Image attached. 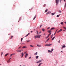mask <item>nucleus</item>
<instances>
[{
	"label": "nucleus",
	"instance_id": "nucleus-44",
	"mask_svg": "<svg viewBox=\"0 0 66 66\" xmlns=\"http://www.w3.org/2000/svg\"><path fill=\"white\" fill-rule=\"evenodd\" d=\"M53 37V36H51V38H52Z\"/></svg>",
	"mask_w": 66,
	"mask_h": 66
},
{
	"label": "nucleus",
	"instance_id": "nucleus-2",
	"mask_svg": "<svg viewBox=\"0 0 66 66\" xmlns=\"http://www.w3.org/2000/svg\"><path fill=\"white\" fill-rule=\"evenodd\" d=\"M52 44H46L45 45V46H51Z\"/></svg>",
	"mask_w": 66,
	"mask_h": 66
},
{
	"label": "nucleus",
	"instance_id": "nucleus-39",
	"mask_svg": "<svg viewBox=\"0 0 66 66\" xmlns=\"http://www.w3.org/2000/svg\"><path fill=\"white\" fill-rule=\"evenodd\" d=\"M49 37H48V36H47L46 37V38H48Z\"/></svg>",
	"mask_w": 66,
	"mask_h": 66
},
{
	"label": "nucleus",
	"instance_id": "nucleus-46",
	"mask_svg": "<svg viewBox=\"0 0 66 66\" xmlns=\"http://www.w3.org/2000/svg\"><path fill=\"white\" fill-rule=\"evenodd\" d=\"M22 39H23L22 38L21 39V41H22Z\"/></svg>",
	"mask_w": 66,
	"mask_h": 66
},
{
	"label": "nucleus",
	"instance_id": "nucleus-9",
	"mask_svg": "<svg viewBox=\"0 0 66 66\" xmlns=\"http://www.w3.org/2000/svg\"><path fill=\"white\" fill-rule=\"evenodd\" d=\"M41 35H38V38H40V37L41 36Z\"/></svg>",
	"mask_w": 66,
	"mask_h": 66
},
{
	"label": "nucleus",
	"instance_id": "nucleus-5",
	"mask_svg": "<svg viewBox=\"0 0 66 66\" xmlns=\"http://www.w3.org/2000/svg\"><path fill=\"white\" fill-rule=\"evenodd\" d=\"M51 12H47V13H46V15H48V14H50V13H51Z\"/></svg>",
	"mask_w": 66,
	"mask_h": 66
},
{
	"label": "nucleus",
	"instance_id": "nucleus-40",
	"mask_svg": "<svg viewBox=\"0 0 66 66\" xmlns=\"http://www.w3.org/2000/svg\"><path fill=\"white\" fill-rule=\"evenodd\" d=\"M13 37V36H11V38H12Z\"/></svg>",
	"mask_w": 66,
	"mask_h": 66
},
{
	"label": "nucleus",
	"instance_id": "nucleus-41",
	"mask_svg": "<svg viewBox=\"0 0 66 66\" xmlns=\"http://www.w3.org/2000/svg\"><path fill=\"white\" fill-rule=\"evenodd\" d=\"M59 13H61V10H59Z\"/></svg>",
	"mask_w": 66,
	"mask_h": 66
},
{
	"label": "nucleus",
	"instance_id": "nucleus-15",
	"mask_svg": "<svg viewBox=\"0 0 66 66\" xmlns=\"http://www.w3.org/2000/svg\"><path fill=\"white\" fill-rule=\"evenodd\" d=\"M30 34V33H29L26 36H25V37H27V36H28Z\"/></svg>",
	"mask_w": 66,
	"mask_h": 66
},
{
	"label": "nucleus",
	"instance_id": "nucleus-43",
	"mask_svg": "<svg viewBox=\"0 0 66 66\" xmlns=\"http://www.w3.org/2000/svg\"><path fill=\"white\" fill-rule=\"evenodd\" d=\"M51 29V30H53V29H54V28H52Z\"/></svg>",
	"mask_w": 66,
	"mask_h": 66
},
{
	"label": "nucleus",
	"instance_id": "nucleus-22",
	"mask_svg": "<svg viewBox=\"0 0 66 66\" xmlns=\"http://www.w3.org/2000/svg\"><path fill=\"white\" fill-rule=\"evenodd\" d=\"M48 52H51L52 51H51L50 50H48Z\"/></svg>",
	"mask_w": 66,
	"mask_h": 66
},
{
	"label": "nucleus",
	"instance_id": "nucleus-35",
	"mask_svg": "<svg viewBox=\"0 0 66 66\" xmlns=\"http://www.w3.org/2000/svg\"><path fill=\"white\" fill-rule=\"evenodd\" d=\"M27 42H30V40H27Z\"/></svg>",
	"mask_w": 66,
	"mask_h": 66
},
{
	"label": "nucleus",
	"instance_id": "nucleus-27",
	"mask_svg": "<svg viewBox=\"0 0 66 66\" xmlns=\"http://www.w3.org/2000/svg\"><path fill=\"white\" fill-rule=\"evenodd\" d=\"M39 61L40 63V62H42V61H43V60H39Z\"/></svg>",
	"mask_w": 66,
	"mask_h": 66
},
{
	"label": "nucleus",
	"instance_id": "nucleus-45",
	"mask_svg": "<svg viewBox=\"0 0 66 66\" xmlns=\"http://www.w3.org/2000/svg\"><path fill=\"white\" fill-rule=\"evenodd\" d=\"M21 46H20V47H19L18 49H20V48H21Z\"/></svg>",
	"mask_w": 66,
	"mask_h": 66
},
{
	"label": "nucleus",
	"instance_id": "nucleus-6",
	"mask_svg": "<svg viewBox=\"0 0 66 66\" xmlns=\"http://www.w3.org/2000/svg\"><path fill=\"white\" fill-rule=\"evenodd\" d=\"M28 54L27 53H26V55L25 56V57L26 58L28 56Z\"/></svg>",
	"mask_w": 66,
	"mask_h": 66
},
{
	"label": "nucleus",
	"instance_id": "nucleus-19",
	"mask_svg": "<svg viewBox=\"0 0 66 66\" xmlns=\"http://www.w3.org/2000/svg\"><path fill=\"white\" fill-rule=\"evenodd\" d=\"M58 30V29H57L56 31H55V33L54 34V35H55V34H56V32H57V31Z\"/></svg>",
	"mask_w": 66,
	"mask_h": 66
},
{
	"label": "nucleus",
	"instance_id": "nucleus-49",
	"mask_svg": "<svg viewBox=\"0 0 66 66\" xmlns=\"http://www.w3.org/2000/svg\"><path fill=\"white\" fill-rule=\"evenodd\" d=\"M50 27H48V28H47V30H48V29H50Z\"/></svg>",
	"mask_w": 66,
	"mask_h": 66
},
{
	"label": "nucleus",
	"instance_id": "nucleus-48",
	"mask_svg": "<svg viewBox=\"0 0 66 66\" xmlns=\"http://www.w3.org/2000/svg\"><path fill=\"white\" fill-rule=\"evenodd\" d=\"M58 43H60V40H59L58 41Z\"/></svg>",
	"mask_w": 66,
	"mask_h": 66
},
{
	"label": "nucleus",
	"instance_id": "nucleus-61",
	"mask_svg": "<svg viewBox=\"0 0 66 66\" xmlns=\"http://www.w3.org/2000/svg\"><path fill=\"white\" fill-rule=\"evenodd\" d=\"M32 31H31V33H32Z\"/></svg>",
	"mask_w": 66,
	"mask_h": 66
},
{
	"label": "nucleus",
	"instance_id": "nucleus-62",
	"mask_svg": "<svg viewBox=\"0 0 66 66\" xmlns=\"http://www.w3.org/2000/svg\"><path fill=\"white\" fill-rule=\"evenodd\" d=\"M52 29H51H51L50 30V31H51V30H52Z\"/></svg>",
	"mask_w": 66,
	"mask_h": 66
},
{
	"label": "nucleus",
	"instance_id": "nucleus-8",
	"mask_svg": "<svg viewBox=\"0 0 66 66\" xmlns=\"http://www.w3.org/2000/svg\"><path fill=\"white\" fill-rule=\"evenodd\" d=\"M24 55V54H23V53H21V55H22L21 57H23Z\"/></svg>",
	"mask_w": 66,
	"mask_h": 66
},
{
	"label": "nucleus",
	"instance_id": "nucleus-52",
	"mask_svg": "<svg viewBox=\"0 0 66 66\" xmlns=\"http://www.w3.org/2000/svg\"><path fill=\"white\" fill-rule=\"evenodd\" d=\"M42 25H41L40 26V28H41V27H42Z\"/></svg>",
	"mask_w": 66,
	"mask_h": 66
},
{
	"label": "nucleus",
	"instance_id": "nucleus-3",
	"mask_svg": "<svg viewBox=\"0 0 66 66\" xmlns=\"http://www.w3.org/2000/svg\"><path fill=\"white\" fill-rule=\"evenodd\" d=\"M62 31V29H61L60 30H59L57 32V33H59V32H61Z\"/></svg>",
	"mask_w": 66,
	"mask_h": 66
},
{
	"label": "nucleus",
	"instance_id": "nucleus-26",
	"mask_svg": "<svg viewBox=\"0 0 66 66\" xmlns=\"http://www.w3.org/2000/svg\"><path fill=\"white\" fill-rule=\"evenodd\" d=\"M40 63V62H39V61H37L36 62V63H37V64H38V63Z\"/></svg>",
	"mask_w": 66,
	"mask_h": 66
},
{
	"label": "nucleus",
	"instance_id": "nucleus-17",
	"mask_svg": "<svg viewBox=\"0 0 66 66\" xmlns=\"http://www.w3.org/2000/svg\"><path fill=\"white\" fill-rule=\"evenodd\" d=\"M35 38H37V37H38V35H37L36 36H35Z\"/></svg>",
	"mask_w": 66,
	"mask_h": 66
},
{
	"label": "nucleus",
	"instance_id": "nucleus-28",
	"mask_svg": "<svg viewBox=\"0 0 66 66\" xmlns=\"http://www.w3.org/2000/svg\"><path fill=\"white\" fill-rule=\"evenodd\" d=\"M42 30L43 31V32H44V31H45V29H42Z\"/></svg>",
	"mask_w": 66,
	"mask_h": 66
},
{
	"label": "nucleus",
	"instance_id": "nucleus-16",
	"mask_svg": "<svg viewBox=\"0 0 66 66\" xmlns=\"http://www.w3.org/2000/svg\"><path fill=\"white\" fill-rule=\"evenodd\" d=\"M38 57H39V56H36V59H38Z\"/></svg>",
	"mask_w": 66,
	"mask_h": 66
},
{
	"label": "nucleus",
	"instance_id": "nucleus-34",
	"mask_svg": "<svg viewBox=\"0 0 66 66\" xmlns=\"http://www.w3.org/2000/svg\"><path fill=\"white\" fill-rule=\"evenodd\" d=\"M60 16V15H57V17H59Z\"/></svg>",
	"mask_w": 66,
	"mask_h": 66
},
{
	"label": "nucleus",
	"instance_id": "nucleus-32",
	"mask_svg": "<svg viewBox=\"0 0 66 66\" xmlns=\"http://www.w3.org/2000/svg\"><path fill=\"white\" fill-rule=\"evenodd\" d=\"M51 35V33H50L48 35V37H49V36Z\"/></svg>",
	"mask_w": 66,
	"mask_h": 66
},
{
	"label": "nucleus",
	"instance_id": "nucleus-25",
	"mask_svg": "<svg viewBox=\"0 0 66 66\" xmlns=\"http://www.w3.org/2000/svg\"><path fill=\"white\" fill-rule=\"evenodd\" d=\"M55 37H54L52 39V40H53L54 39V38Z\"/></svg>",
	"mask_w": 66,
	"mask_h": 66
},
{
	"label": "nucleus",
	"instance_id": "nucleus-63",
	"mask_svg": "<svg viewBox=\"0 0 66 66\" xmlns=\"http://www.w3.org/2000/svg\"><path fill=\"white\" fill-rule=\"evenodd\" d=\"M65 1L66 0H64V1Z\"/></svg>",
	"mask_w": 66,
	"mask_h": 66
},
{
	"label": "nucleus",
	"instance_id": "nucleus-37",
	"mask_svg": "<svg viewBox=\"0 0 66 66\" xmlns=\"http://www.w3.org/2000/svg\"><path fill=\"white\" fill-rule=\"evenodd\" d=\"M53 48H52V49L51 51H52H52H53Z\"/></svg>",
	"mask_w": 66,
	"mask_h": 66
},
{
	"label": "nucleus",
	"instance_id": "nucleus-13",
	"mask_svg": "<svg viewBox=\"0 0 66 66\" xmlns=\"http://www.w3.org/2000/svg\"><path fill=\"white\" fill-rule=\"evenodd\" d=\"M43 64V63H40L38 66H40V65H41V64Z\"/></svg>",
	"mask_w": 66,
	"mask_h": 66
},
{
	"label": "nucleus",
	"instance_id": "nucleus-7",
	"mask_svg": "<svg viewBox=\"0 0 66 66\" xmlns=\"http://www.w3.org/2000/svg\"><path fill=\"white\" fill-rule=\"evenodd\" d=\"M37 46H38V47H42V45H38L37 44Z\"/></svg>",
	"mask_w": 66,
	"mask_h": 66
},
{
	"label": "nucleus",
	"instance_id": "nucleus-59",
	"mask_svg": "<svg viewBox=\"0 0 66 66\" xmlns=\"http://www.w3.org/2000/svg\"><path fill=\"white\" fill-rule=\"evenodd\" d=\"M66 29L65 30H63L64 31H66Z\"/></svg>",
	"mask_w": 66,
	"mask_h": 66
},
{
	"label": "nucleus",
	"instance_id": "nucleus-4",
	"mask_svg": "<svg viewBox=\"0 0 66 66\" xmlns=\"http://www.w3.org/2000/svg\"><path fill=\"white\" fill-rule=\"evenodd\" d=\"M16 51L18 52H21V50H17Z\"/></svg>",
	"mask_w": 66,
	"mask_h": 66
},
{
	"label": "nucleus",
	"instance_id": "nucleus-31",
	"mask_svg": "<svg viewBox=\"0 0 66 66\" xmlns=\"http://www.w3.org/2000/svg\"><path fill=\"white\" fill-rule=\"evenodd\" d=\"M14 55V54H11L10 55V57H11V56H12V55Z\"/></svg>",
	"mask_w": 66,
	"mask_h": 66
},
{
	"label": "nucleus",
	"instance_id": "nucleus-56",
	"mask_svg": "<svg viewBox=\"0 0 66 66\" xmlns=\"http://www.w3.org/2000/svg\"><path fill=\"white\" fill-rule=\"evenodd\" d=\"M65 29H66V27H64V28Z\"/></svg>",
	"mask_w": 66,
	"mask_h": 66
},
{
	"label": "nucleus",
	"instance_id": "nucleus-36",
	"mask_svg": "<svg viewBox=\"0 0 66 66\" xmlns=\"http://www.w3.org/2000/svg\"><path fill=\"white\" fill-rule=\"evenodd\" d=\"M45 5H46V4H44L43 6V7H45Z\"/></svg>",
	"mask_w": 66,
	"mask_h": 66
},
{
	"label": "nucleus",
	"instance_id": "nucleus-58",
	"mask_svg": "<svg viewBox=\"0 0 66 66\" xmlns=\"http://www.w3.org/2000/svg\"><path fill=\"white\" fill-rule=\"evenodd\" d=\"M53 35H53V34H52V35H51V36H53Z\"/></svg>",
	"mask_w": 66,
	"mask_h": 66
},
{
	"label": "nucleus",
	"instance_id": "nucleus-51",
	"mask_svg": "<svg viewBox=\"0 0 66 66\" xmlns=\"http://www.w3.org/2000/svg\"><path fill=\"white\" fill-rule=\"evenodd\" d=\"M27 53V52H25L24 53V54H26V53Z\"/></svg>",
	"mask_w": 66,
	"mask_h": 66
},
{
	"label": "nucleus",
	"instance_id": "nucleus-1",
	"mask_svg": "<svg viewBox=\"0 0 66 66\" xmlns=\"http://www.w3.org/2000/svg\"><path fill=\"white\" fill-rule=\"evenodd\" d=\"M59 0H55V2L56 3V5H57V4H58V3H59Z\"/></svg>",
	"mask_w": 66,
	"mask_h": 66
},
{
	"label": "nucleus",
	"instance_id": "nucleus-50",
	"mask_svg": "<svg viewBox=\"0 0 66 66\" xmlns=\"http://www.w3.org/2000/svg\"><path fill=\"white\" fill-rule=\"evenodd\" d=\"M44 35H46V34L44 33L43 34Z\"/></svg>",
	"mask_w": 66,
	"mask_h": 66
},
{
	"label": "nucleus",
	"instance_id": "nucleus-47",
	"mask_svg": "<svg viewBox=\"0 0 66 66\" xmlns=\"http://www.w3.org/2000/svg\"><path fill=\"white\" fill-rule=\"evenodd\" d=\"M31 55H30V57L29 58V59H31V57H30Z\"/></svg>",
	"mask_w": 66,
	"mask_h": 66
},
{
	"label": "nucleus",
	"instance_id": "nucleus-57",
	"mask_svg": "<svg viewBox=\"0 0 66 66\" xmlns=\"http://www.w3.org/2000/svg\"><path fill=\"white\" fill-rule=\"evenodd\" d=\"M36 32L37 33H38V31H37Z\"/></svg>",
	"mask_w": 66,
	"mask_h": 66
},
{
	"label": "nucleus",
	"instance_id": "nucleus-12",
	"mask_svg": "<svg viewBox=\"0 0 66 66\" xmlns=\"http://www.w3.org/2000/svg\"><path fill=\"white\" fill-rule=\"evenodd\" d=\"M66 46L64 45H63L62 46V49H63V48H65Z\"/></svg>",
	"mask_w": 66,
	"mask_h": 66
},
{
	"label": "nucleus",
	"instance_id": "nucleus-55",
	"mask_svg": "<svg viewBox=\"0 0 66 66\" xmlns=\"http://www.w3.org/2000/svg\"><path fill=\"white\" fill-rule=\"evenodd\" d=\"M37 34L38 35V32L37 33Z\"/></svg>",
	"mask_w": 66,
	"mask_h": 66
},
{
	"label": "nucleus",
	"instance_id": "nucleus-30",
	"mask_svg": "<svg viewBox=\"0 0 66 66\" xmlns=\"http://www.w3.org/2000/svg\"><path fill=\"white\" fill-rule=\"evenodd\" d=\"M30 46L31 47H34V46H32L31 45H30Z\"/></svg>",
	"mask_w": 66,
	"mask_h": 66
},
{
	"label": "nucleus",
	"instance_id": "nucleus-10",
	"mask_svg": "<svg viewBox=\"0 0 66 66\" xmlns=\"http://www.w3.org/2000/svg\"><path fill=\"white\" fill-rule=\"evenodd\" d=\"M48 32V33H51L52 32L50 30H48L47 31Z\"/></svg>",
	"mask_w": 66,
	"mask_h": 66
},
{
	"label": "nucleus",
	"instance_id": "nucleus-11",
	"mask_svg": "<svg viewBox=\"0 0 66 66\" xmlns=\"http://www.w3.org/2000/svg\"><path fill=\"white\" fill-rule=\"evenodd\" d=\"M27 48V47L25 46H24L22 47V48Z\"/></svg>",
	"mask_w": 66,
	"mask_h": 66
},
{
	"label": "nucleus",
	"instance_id": "nucleus-42",
	"mask_svg": "<svg viewBox=\"0 0 66 66\" xmlns=\"http://www.w3.org/2000/svg\"><path fill=\"white\" fill-rule=\"evenodd\" d=\"M66 3H65V5L64 6L65 7H66Z\"/></svg>",
	"mask_w": 66,
	"mask_h": 66
},
{
	"label": "nucleus",
	"instance_id": "nucleus-20",
	"mask_svg": "<svg viewBox=\"0 0 66 66\" xmlns=\"http://www.w3.org/2000/svg\"><path fill=\"white\" fill-rule=\"evenodd\" d=\"M55 13H51V14H52V15H55Z\"/></svg>",
	"mask_w": 66,
	"mask_h": 66
},
{
	"label": "nucleus",
	"instance_id": "nucleus-29",
	"mask_svg": "<svg viewBox=\"0 0 66 66\" xmlns=\"http://www.w3.org/2000/svg\"><path fill=\"white\" fill-rule=\"evenodd\" d=\"M50 39V38H48V39L47 40L46 42H48V40H49Z\"/></svg>",
	"mask_w": 66,
	"mask_h": 66
},
{
	"label": "nucleus",
	"instance_id": "nucleus-38",
	"mask_svg": "<svg viewBox=\"0 0 66 66\" xmlns=\"http://www.w3.org/2000/svg\"><path fill=\"white\" fill-rule=\"evenodd\" d=\"M3 52H2V53H1L2 56V55L3 54Z\"/></svg>",
	"mask_w": 66,
	"mask_h": 66
},
{
	"label": "nucleus",
	"instance_id": "nucleus-33",
	"mask_svg": "<svg viewBox=\"0 0 66 66\" xmlns=\"http://www.w3.org/2000/svg\"><path fill=\"white\" fill-rule=\"evenodd\" d=\"M60 23L61 24H63V22H61Z\"/></svg>",
	"mask_w": 66,
	"mask_h": 66
},
{
	"label": "nucleus",
	"instance_id": "nucleus-14",
	"mask_svg": "<svg viewBox=\"0 0 66 66\" xmlns=\"http://www.w3.org/2000/svg\"><path fill=\"white\" fill-rule=\"evenodd\" d=\"M36 15L35 17H34V18L33 19V20H34L36 18Z\"/></svg>",
	"mask_w": 66,
	"mask_h": 66
},
{
	"label": "nucleus",
	"instance_id": "nucleus-53",
	"mask_svg": "<svg viewBox=\"0 0 66 66\" xmlns=\"http://www.w3.org/2000/svg\"><path fill=\"white\" fill-rule=\"evenodd\" d=\"M60 3H61V0H60Z\"/></svg>",
	"mask_w": 66,
	"mask_h": 66
},
{
	"label": "nucleus",
	"instance_id": "nucleus-23",
	"mask_svg": "<svg viewBox=\"0 0 66 66\" xmlns=\"http://www.w3.org/2000/svg\"><path fill=\"white\" fill-rule=\"evenodd\" d=\"M37 54V52H36V53L34 54V55H36Z\"/></svg>",
	"mask_w": 66,
	"mask_h": 66
},
{
	"label": "nucleus",
	"instance_id": "nucleus-60",
	"mask_svg": "<svg viewBox=\"0 0 66 66\" xmlns=\"http://www.w3.org/2000/svg\"><path fill=\"white\" fill-rule=\"evenodd\" d=\"M61 52H62V53H63V51H61Z\"/></svg>",
	"mask_w": 66,
	"mask_h": 66
},
{
	"label": "nucleus",
	"instance_id": "nucleus-54",
	"mask_svg": "<svg viewBox=\"0 0 66 66\" xmlns=\"http://www.w3.org/2000/svg\"><path fill=\"white\" fill-rule=\"evenodd\" d=\"M40 33H41V31H40L39 32V34H40Z\"/></svg>",
	"mask_w": 66,
	"mask_h": 66
},
{
	"label": "nucleus",
	"instance_id": "nucleus-24",
	"mask_svg": "<svg viewBox=\"0 0 66 66\" xmlns=\"http://www.w3.org/2000/svg\"><path fill=\"white\" fill-rule=\"evenodd\" d=\"M48 11V9H47L45 11V13H46Z\"/></svg>",
	"mask_w": 66,
	"mask_h": 66
},
{
	"label": "nucleus",
	"instance_id": "nucleus-18",
	"mask_svg": "<svg viewBox=\"0 0 66 66\" xmlns=\"http://www.w3.org/2000/svg\"><path fill=\"white\" fill-rule=\"evenodd\" d=\"M8 54H9V53H7L5 55V56H6L7 55H8Z\"/></svg>",
	"mask_w": 66,
	"mask_h": 66
},
{
	"label": "nucleus",
	"instance_id": "nucleus-64",
	"mask_svg": "<svg viewBox=\"0 0 66 66\" xmlns=\"http://www.w3.org/2000/svg\"><path fill=\"white\" fill-rule=\"evenodd\" d=\"M11 58H10V60H11Z\"/></svg>",
	"mask_w": 66,
	"mask_h": 66
},
{
	"label": "nucleus",
	"instance_id": "nucleus-21",
	"mask_svg": "<svg viewBox=\"0 0 66 66\" xmlns=\"http://www.w3.org/2000/svg\"><path fill=\"white\" fill-rule=\"evenodd\" d=\"M11 61V60H10V59L9 60H8L7 62V63H9Z\"/></svg>",
	"mask_w": 66,
	"mask_h": 66
}]
</instances>
